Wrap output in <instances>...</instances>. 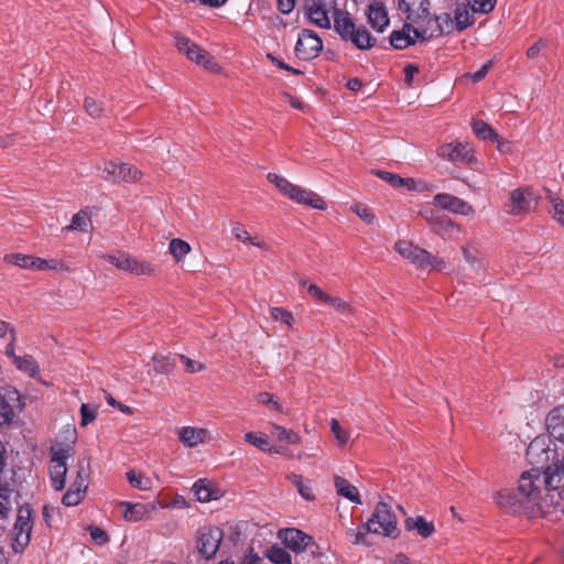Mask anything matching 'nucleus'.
<instances>
[{"instance_id":"nucleus-49","label":"nucleus","mask_w":564,"mask_h":564,"mask_svg":"<svg viewBox=\"0 0 564 564\" xmlns=\"http://www.w3.org/2000/svg\"><path fill=\"white\" fill-rule=\"evenodd\" d=\"M350 210L368 225L375 221L376 216L372 209L365 204L355 203L350 206Z\"/></svg>"},{"instance_id":"nucleus-15","label":"nucleus","mask_w":564,"mask_h":564,"mask_svg":"<svg viewBox=\"0 0 564 564\" xmlns=\"http://www.w3.org/2000/svg\"><path fill=\"white\" fill-rule=\"evenodd\" d=\"M433 205L443 210L466 217L475 214L474 207L468 202L447 193L436 194L433 197Z\"/></svg>"},{"instance_id":"nucleus-36","label":"nucleus","mask_w":564,"mask_h":564,"mask_svg":"<svg viewBox=\"0 0 564 564\" xmlns=\"http://www.w3.org/2000/svg\"><path fill=\"white\" fill-rule=\"evenodd\" d=\"M382 181L389 183L392 187L399 188L403 186L410 187V183H413L412 178H403L399 176L398 174H393L388 171L382 170H376L372 171Z\"/></svg>"},{"instance_id":"nucleus-51","label":"nucleus","mask_w":564,"mask_h":564,"mask_svg":"<svg viewBox=\"0 0 564 564\" xmlns=\"http://www.w3.org/2000/svg\"><path fill=\"white\" fill-rule=\"evenodd\" d=\"M468 6L471 8L475 13H484L487 14L491 12L496 4L497 0H467Z\"/></svg>"},{"instance_id":"nucleus-19","label":"nucleus","mask_w":564,"mask_h":564,"mask_svg":"<svg viewBox=\"0 0 564 564\" xmlns=\"http://www.w3.org/2000/svg\"><path fill=\"white\" fill-rule=\"evenodd\" d=\"M399 9L406 15L408 20L416 24L425 22L430 17L429 0H398Z\"/></svg>"},{"instance_id":"nucleus-10","label":"nucleus","mask_w":564,"mask_h":564,"mask_svg":"<svg viewBox=\"0 0 564 564\" xmlns=\"http://www.w3.org/2000/svg\"><path fill=\"white\" fill-rule=\"evenodd\" d=\"M52 457L50 462V478L52 486L56 491L65 487L67 466L66 459L70 456V446L52 447Z\"/></svg>"},{"instance_id":"nucleus-33","label":"nucleus","mask_w":564,"mask_h":564,"mask_svg":"<svg viewBox=\"0 0 564 564\" xmlns=\"http://www.w3.org/2000/svg\"><path fill=\"white\" fill-rule=\"evenodd\" d=\"M91 227V218L85 210H79L76 213L69 225H67L64 230L66 231H82L87 232L89 228Z\"/></svg>"},{"instance_id":"nucleus-20","label":"nucleus","mask_w":564,"mask_h":564,"mask_svg":"<svg viewBox=\"0 0 564 564\" xmlns=\"http://www.w3.org/2000/svg\"><path fill=\"white\" fill-rule=\"evenodd\" d=\"M279 538L283 541L286 547L295 553L305 551L308 545L313 543V538L311 535H307L303 531L294 528L281 530L279 532Z\"/></svg>"},{"instance_id":"nucleus-9","label":"nucleus","mask_w":564,"mask_h":564,"mask_svg":"<svg viewBox=\"0 0 564 564\" xmlns=\"http://www.w3.org/2000/svg\"><path fill=\"white\" fill-rule=\"evenodd\" d=\"M174 41L178 52L184 54L192 62H195L197 65L212 70L217 66L214 57L206 50L191 41L187 36L176 34L174 36Z\"/></svg>"},{"instance_id":"nucleus-62","label":"nucleus","mask_w":564,"mask_h":564,"mask_svg":"<svg viewBox=\"0 0 564 564\" xmlns=\"http://www.w3.org/2000/svg\"><path fill=\"white\" fill-rule=\"evenodd\" d=\"M231 231L237 240H239L243 243H249L251 241L252 237L240 225L234 226Z\"/></svg>"},{"instance_id":"nucleus-29","label":"nucleus","mask_w":564,"mask_h":564,"mask_svg":"<svg viewBox=\"0 0 564 564\" xmlns=\"http://www.w3.org/2000/svg\"><path fill=\"white\" fill-rule=\"evenodd\" d=\"M404 527L408 531L416 530L419 535L422 538H429L435 531L433 522L426 521L421 516L415 518H406L404 521Z\"/></svg>"},{"instance_id":"nucleus-25","label":"nucleus","mask_w":564,"mask_h":564,"mask_svg":"<svg viewBox=\"0 0 564 564\" xmlns=\"http://www.w3.org/2000/svg\"><path fill=\"white\" fill-rule=\"evenodd\" d=\"M425 22L430 24L437 37L443 34H451L455 28L454 19L449 13H442L440 15L429 17Z\"/></svg>"},{"instance_id":"nucleus-23","label":"nucleus","mask_w":564,"mask_h":564,"mask_svg":"<svg viewBox=\"0 0 564 564\" xmlns=\"http://www.w3.org/2000/svg\"><path fill=\"white\" fill-rule=\"evenodd\" d=\"M180 442L186 447H195L205 442L208 431L203 427L184 426L177 432Z\"/></svg>"},{"instance_id":"nucleus-54","label":"nucleus","mask_w":564,"mask_h":564,"mask_svg":"<svg viewBox=\"0 0 564 564\" xmlns=\"http://www.w3.org/2000/svg\"><path fill=\"white\" fill-rule=\"evenodd\" d=\"M462 252L466 262L475 265L479 259V250L473 243H466L462 247Z\"/></svg>"},{"instance_id":"nucleus-40","label":"nucleus","mask_w":564,"mask_h":564,"mask_svg":"<svg viewBox=\"0 0 564 564\" xmlns=\"http://www.w3.org/2000/svg\"><path fill=\"white\" fill-rule=\"evenodd\" d=\"M85 495L86 491L72 482L68 490L64 494L62 502L67 507H74L83 501Z\"/></svg>"},{"instance_id":"nucleus-42","label":"nucleus","mask_w":564,"mask_h":564,"mask_svg":"<svg viewBox=\"0 0 564 564\" xmlns=\"http://www.w3.org/2000/svg\"><path fill=\"white\" fill-rule=\"evenodd\" d=\"M4 261L7 263L17 265L23 269H32V264H34V257L28 256L23 253H8L4 256Z\"/></svg>"},{"instance_id":"nucleus-21","label":"nucleus","mask_w":564,"mask_h":564,"mask_svg":"<svg viewBox=\"0 0 564 564\" xmlns=\"http://www.w3.org/2000/svg\"><path fill=\"white\" fill-rule=\"evenodd\" d=\"M545 425L551 437L564 443V406L551 410L545 419Z\"/></svg>"},{"instance_id":"nucleus-30","label":"nucleus","mask_w":564,"mask_h":564,"mask_svg":"<svg viewBox=\"0 0 564 564\" xmlns=\"http://www.w3.org/2000/svg\"><path fill=\"white\" fill-rule=\"evenodd\" d=\"M334 481L337 495L348 499L351 502H356L359 505L361 503L357 487H355L346 478L340 476H336Z\"/></svg>"},{"instance_id":"nucleus-5","label":"nucleus","mask_w":564,"mask_h":564,"mask_svg":"<svg viewBox=\"0 0 564 564\" xmlns=\"http://www.w3.org/2000/svg\"><path fill=\"white\" fill-rule=\"evenodd\" d=\"M23 408V398L15 387H0V426L10 425Z\"/></svg>"},{"instance_id":"nucleus-27","label":"nucleus","mask_w":564,"mask_h":564,"mask_svg":"<svg viewBox=\"0 0 564 564\" xmlns=\"http://www.w3.org/2000/svg\"><path fill=\"white\" fill-rule=\"evenodd\" d=\"M121 507L123 508L122 516L124 520L129 522H138L143 520L152 509L148 505L131 502H121Z\"/></svg>"},{"instance_id":"nucleus-53","label":"nucleus","mask_w":564,"mask_h":564,"mask_svg":"<svg viewBox=\"0 0 564 564\" xmlns=\"http://www.w3.org/2000/svg\"><path fill=\"white\" fill-rule=\"evenodd\" d=\"M551 203L553 205L552 210L550 212L552 214V217L564 227V200L560 198H551Z\"/></svg>"},{"instance_id":"nucleus-8","label":"nucleus","mask_w":564,"mask_h":564,"mask_svg":"<svg viewBox=\"0 0 564 564\" xmlns=\"http://www.w3.org/2000/svg\"><path fill=\"white\" fill-rule=\"evenodd\" d=\"M544 473L545 491L551 505H560L564 500V455L561 463L547 466Z\"/></svg>"},{"instance_id":"nucleus-13","label":"nucleus","mask_w":564,"mask_h":564,"mask_svg":"<svg viewBox=\"0 0 564 564\" xmlns=\"http://www.w3.org/2000/svg\"><path fill=\"white\" fill-rule=\"evenodd\" d=\"M471 143H442L437 153L441 158L454 164H469L474 162V149Z\"/></svg>"},{"instance_id":"nucleus-26","label":"nucleus","mask_w":564,"mask_h":564,"mask_svg":"<svg viewBox=\"0 0 564 564\" xmlns=\"http://www.w3.org/2000/svg\"><path fill=\"white\" fill-rule=\"evenodd\" d=\"M13 365L18 370L26 373L29 377L42 382L41 370L37 361L31 355H23L19 358H14ZM43 383H45L43 381Z\"/></svg>"},{"instance_id":"nucleus-44","label":"nucleus","mask_w":564,"mask_h":564,"mask_svg":"<svg viewBox=\"0 0 564 564\" xmlns=\"http://www.w3.org/2000/svg\"><path fill=\"white\" fill-rule=\"evenodd\" d=\"M127 479L133 488H137L140 490L151 489V486H152L151 479L145 477L141 473H135L134 470H130L127 473Z\"/></svg>"},{"instance_id":"nucleus-4","label":"nucleus","mask_w":564,"mask_h":564,"mask_svg":"<svg viewBox=\"0 0 564 564\" xmlns=\"http://www.w3.org/2000/svg\"><path fill=\"white\" fill-rule=\"evenodd\" d=\"M367 530L371 533L381 534L383 536H397L398 521L391 507L386 502H379L367 522Z\"/></svg>"},{"instance_id":"nucleus-35","label":"nucleus","mask_w":564,"mask_h":564,"mask_svg":"<svg viewBox=\"0 0 564 564\" xmlns=\"http://www.w3.org/2000/svg\"><path fill=\"white\" fill-rule=\"evenodd\" d=\"M11 495L9 485L0 481V520H7L12 511Z\"/></svg>"},{"instance_id":"nucleus-55","label":"nucleus","mask_w":564,"mask_h":564,"mask_svg":"<svg viewBox=\"0 0 564 564\" xmlns=\"http://www.w3.org/2000/svg\"><path fill=\"white\" fill-rule=\"evenodd\" d=\"M181 361L184 364L185 371L188 373H196L205 369V365L195 360H192L185 355L178 356Z\"/></svg>"},{"instance_id":"nucleus-2","label":"nucleus","mask_w":564,"mask_h":564,"mask_svg":"<svg viewBox=\"0 0 564 564\" xmlns=\"http://www.w3.org/2000/svg\"><path fill=\"white\" fill-rule=\"evenodd\" d=\"M267 178L281 192V194L294 203L307 205L318 210L327 209V204L317 193L293 184L288 178L275 173H269Z\"/></svg>"},{"instance_id":"nucleus-37","label":"nucleus","mask_w":564,"mask_h":564,"mask_svg":"<svg viewBox=\"0 0 564 564\" xmlns=\"http://www.w3.org/2000/svg\"><path fill=\"white\" fill-rule=\"evenodd\" d=\"M152 361L153 369L156 373H171L176 366L174 359H172L170 356H164L161 354L154 355Z\"/></svg>"},{"instance_id":"nucleus-46","label":"nucleus","mask_w":564,"mask_h":564,"mask_svg":"<svg viewBox=\"0 0 564 564\" xmlns=\"http://www.w3.org/2000/svg\"><path fill=\"white\" fill-rule=\"evenodd\" d=\"M329 426L333 435L335 436L337 445L340 447L345 446L349 441V433L341 427L337 419H330Z\"/></svg>"},{"instance_id":"nucleus-16","label":"nucleus","mask_w":564,"mask_h":564,"mask_svg":"<svg viewBox=\"0 0 564 564\" xmlns=\"http://www.w3.org/2000/svg\"><path fill=\"white\" fill-rule=\"evenodd\" d=\"M224 532L217 527H209L200 532L198 538V551L206 558H213L219 550Z\"/></svg>"},{"instance_id":"nucleus-47","label":"nucleus","mask_w":564,"mask_h":564,"mask_svg":"<svg viewBox=\"0 0 564 564\" xmlns=\"http://www.w3.org/2000/svg\"><path fill=\"white\" fill-rule=\"evenodd\" d=\"M245 440L249 444L256 446L257 448L263 452H271L272 447L270 446L269 440L264 435L257 434L254 432H248L245 434Z\"/></svg>"},{"instance_id":"nucleus-45","label":"nucleus","mask_w":564,"mask_h":564,"mask_svg":"<svg viewBox=\"0 0 564 564\" xmlns=\"http://www.w3.org/2000/svg\"><path fill=\"white\" fill-rule=\"evenodd\" d=\"M84 108L86 112L94 119H99L106 116V109L102 104L93 97H86L84 100Z\"/></svg>"},{"instance_id":"nucleus-32","label":"nucleus","mask_w":564,"mask_h":564,"mask_svg":"<svg viewBox=\"0 0 564 564\" xmlns=\"http://www.w3.org/2000/svg\"><path fill=\"white\" fill-rule=\"evenodd\" d=\"M289 479L292 482V485L297 489V492L305 500H307V501L315 500L316 497L313 492L310 480L304 479L302 475H297V474H291L289 476Z\"/></svg>"},{"instance_id":"nucleus-48","label":"nucleus","mask_w":564,"mask_h":564,"mask_svg":"<svg viewBox=\"0 0 564 564\" xmlns=\"http://www.w3.org/2000/svg\"><path fill=\"white\" fill-rule=\"evenodd\" d=\"M131 258H132V256H130L128 253H124V252H119L118 254H107V256H105V259L108 262H110L111 264H113L118 269L123 270V271H128V272H129V268H130V264H131Z\"/></svg>"},{"instance_id":"nucleus-50","label":"nucleus","mask_w":564,"mask_h":564,"mask_svg":"<svg viewBox=\"0 0 564 564\" xmlns=\"http://www.w3.org/2000/svg\"><path fill=\"white\" fill-rule=\"evenodd\" d=\"M417 25L419 28L413 26V29H411V32H413L414 34L415 41H429L433 37H437L433 28L430 24H427V22H422L421 24Z\"/></svg>"},{"instance_id":"nucleus-7","label":"nucleus","mask_w":564,"mask_h":564,"mask_svg":"<svg viewBox=\"0 0 564 564\" xmlns=\"http://www.w3.org/2000/svg\"><path fill=\"white\" fill-rule=\"evenodd\" d=\"M100 177L112 183H135L142 173L129 163L107 161L100 169Z\"/></svg>"},{"instance_id":"nucleus-38","label":"nucleus","mask_w":564,"mask_h":564,"mask_svg":"<svg viewBox=\"0 0 564 564\" xmlns=\"http://www.w3.org/2000/svg\"><path fill=\"white\" fill-rule=\"evenodd\" d=\"M265 556L273 564H292L290 553L279 545L270 546L265 552Z\"/></svg>"},{"instance_id":"nucleus-12","label":"nucleus","mask_w":564,"mask_h":564,"mask_svg":"<svg viewBox=\"0 0 564 564\" xmlns=\"http://www.w3.org/2000/svg\"><path fill=\"white\" fill-rule=\"evenodd\" d=\"M510 215H522L533 212L539 204L538 196L530 188H517L510 192Z\"/></svg>"},{"instance_id":"nucleus-39","label":"nucleus","mask_w":564,"mask_h":564,"mask_svg":"<svg viewBox=\"0 0 564 564\" xmlns=\"http://www.w3.org/2000/svg\"><path fill=\"white\" fill-rule=\"evenodd\" d=\"M274 437H276L281 442H285L288 444H300L301 437L297 433L292 430H288L278 424H272V432Z\"/></svg>"},{"instance_id":"nucleus-64","label":"nucleus","mask_w":564,"mask_h":564,"mask_svg":"<svg viewBox=\"0 0 564 564\" xmlns=\"http://www.w3.org/2000/svg\"><path fill=\"white\" fill-rule=\"evenodd\" d=\"M46 270L53 271H69V267L62 260L48 259L46 260Z\"/></svg>"},{"instance_id":"nucleus-22","label":"nucleus","mask_w":564,"mask_h":564,"mask_svg":"<svg viewBox=\"0 0 564 564\" xmlns=\"http://www.w3.org/2000/svg\"><path fill=\"white\" fill-rule=\"evenodd\" d=\"M367 17L369 24L377 32H383L390 22L384 4L377 0L368 6Z\"/></svg>"},{"instance_id":"nucleus-31","label":"nucleus","mask_w":564,"mask_h":564,"mask_svg":"<svg viewBox=\"0 0 564 564\" xmlns=\"http://www.w3.org/2000/svg\"><path fill=\"white\" fill-rule=\"evenodd\" d=\"M193 494L197 501L209 502L217 499V492L212 488L206 479H198L192 487Z\"/></svg>"},{"instance_id":"nucleus-43","label":"nucleus","mask_w":564,"mask_h":564,"mask_svg":"<svg viewBox=\"0 0 564 564\" xmlns=\"http://www.w3.org/2000/svg\"><path fill=\"white\" fill-rule=\"evenodd\" d=\"M155 271L154 267L144 260H140L138 258H131V264L129 268V272L135 275H151Z\"/></svg>"},{"instance_id":"nucleus-60","label":"nucleus","mask_w":564,"mask_h":564,"mask_svg":"<svg viewBox=\"0 0 564 564\" xmlns=\"http://www.w3.org/2000/svg\"><path fill=\"white\" fill-rule=\"evenodd\" d=\"M267 57L271 61V63L273 65H275L278 68L280 69H283V70H286V72H290L292 74H295V75H300V74H303L300 69H296L290 65H288L286 63H284L282 59H279L278 57H275L273 54L271 53H268L267 54Z\"/></svg>"},{"instance_id":"nucleus-56","label":"nucleus","mask_w":564,"mask_h":564,"mask_svg":"<svg viewBox=\"0 0 564 564\" xmlns=\"http://www.w3.org/2000/svg\"><path fill=\"white\" fill-rule=\"evenodd\" d=\"M88 531L90 533L91 539L98 544H105L109 541V536L106 533V531L98 527L90 525L88 528Z\"/></svg>"},{"instance_id":"nucleus-11","label":"nucleus","mask_w":564,"mask_h":564,"mask_svg":"<svg viewBox=\"0 0 564 564\" xmlns=\"http://www.w3.org/2000/svg\"><path fill=\"white\" fill-rule=\"evenodd\" d=\"M323 50V41L316 32L304 29L300 32L295 44V55L302 61L316 58Z\"/></svg>"},{"instance_id":"nucleus-17","label":"nucleus","mask_w":564,"mask_h":564,"mask_svg":"<svg viewBox=\"0 0 564 564\" xmlns=\"http://www.w3.org/2000/svg\"><path fill=\"white\" fill-rule=\"evenodd\" d=\"M395 251L404 259L409 260L416 268L425 270L426 261L430 259V252L412 242L401 240L394 246Z\"/></svg>"},{"instance_id":"nucleus-57","label":"nucleus","mask_w":564,"mask_h":564,"mask_svg":"<svg viewBox=\"0 0 564 564\" xmlns=\"http://www.w3.org/2000/svg\"><path fill=\"white\" fill-rule=\"evenodd\" d=\"M82 425L86 426L96 419V411L88 404L83 403L80 405Z\"/></svg>"},{"instance_id":"nucleus-61","label":"nucleus","mask_w":564,"mask_h":564,"mask_svg":"<svg viewBox=\"0 0 564 564\" xmlns=\"http://www.w3.org/2000/svg\"><path fill=\"white\" fill-rule=\"evenodd\" d=\"M87 479H88V474L86 473V469L83 466H79L77 474H76V478L73 482L76 486H78L79 488H82L84 491H86L88 488Z\"/></svg>"},{"instance_id":"nucleus-18","label":"nucleus","mask_w":564,"mask_h":564,"mask_svg":"<svg viewBox=\"0 0 564 564\" xmlns=\"http://www.w3.org/2000/svg\"><path fill=\"white\" fill-rule=\"evenodd\" d=\"M332 0L313 1L311 4L305 7V14L313 24L328 30L332 26L330 19L328 17V12H332Z\"/></svg>"},{"instance_id":"nucleus-14","label":"nucleus","mask_w":564,"mask_h":564,"mask_svg":"<svg viewBox=\"0 0 564 564\" xmlns=\"http://www.w3.org/2000/svg\"><path fill=\"white\" fill-rule=\"evenodd\" d=\"M421 216L430 225L432 231L442 238H449L455 231H459V226L454 220L445 215H440L432 208L422 210Z\"/></svg>"},{"instance_id":"nucleus-52","label":"nucleus","mask_w":564,"mask_h":564,"mask_svg":"<svg viewBox=\"0 0 564 564\" xmlns=\"http://www.w3.org/2000/svg\"><path fill=\"white\" fill-rule=\"evenodd\" d=\"M270 313L273 319L281 321L288 326H291L294 321L293 314L283 307H271Z\"/></svg>"},{"instance_id":"nucleus-24","label":"nucleus","mask_w":564,"mask_h":564,"mask_svg":"<svg viewBox=\"0 0 564 564\" xmlns=\"http://www.w3.org/2000/svg\"><path fill=\"white\" fill-rule=\"evenodd\" d=\"M411 29H413V25L405 22L401 30L392 31L389 36L390 45L395 50H403L414 45L415 40L410 35Z\"/></svg>"},{"instance_id":"nucleus-28","label":"nucleus","mask_w":564,"mask_h":564,"mask_svg":"<svg viewBox=\"0 0 564 564\" xmlns=\"http://www.w3.org/2000/svg\"><path fill=\"white\" fill-rule=\"evenodd\" d=\"M475 137L482 141H503L499 134L482 119H473L470 122Z\"/></svg>"},{"instance_id":"nucleus-1","label":"nucleus","mask_w":564,"mask_h":564,"mask_svg":"<svg viewBox=\"0 0 564 564\" xmlns=\"http://www.w3.org/2000/svg\"><path fill=\"white\" fill-rule=\"evenodd\" d=\"M332 15L334 30L345 42H351L357 48L368 51L376 44V39L365 25L357 26L351 14L336 7V0H332Z\"/></svg>"},{"instance_id":"nucleus-41","label":"nucleus","mask_w":564,"mask_h":564,"mask_svg":"<svg viewBox=\"0 0 564 564\" xmlns=\"http://www.w3.org/2000/svg\"><path fill=\"white\" fill-rule=\"evenodd\" d=\"M170 253L173 258L178 262L181 261L187 253L191 251V246L188 242L174 238L169 243Z\"/></svg>"},{"instance_id":"nucleus-3","label":"nucleus","mask_w":564,"mask_h":564,"mask_svg":"<svg viewBox=\"0 0 564 564\" xmlns=\"http://www.w3.org/2000/svg\"><path fill=\"white\" fill-rule=\"evenodd\" d=\"M33 524V510L30 505L25 503L19 508L12 529L11 546L14 553H22L30 544Z\"/></svg>"},{"instance_id":"nucleus-58","label":"nucleus","mask_w":564,"mask_h":564,"mask_svg":"<svg viewBox=\"0 0 564 564\" xmlns=\"http://www.w3.org/2000/svg\"><path fill=\"white\" fill-rule=\"evenodd\" d=\"M327 304H330L333 307H335L338 312L346 314L351 313V306L348 302L339 299V297H333L329 295V301H326Z\"/></svg>"},{"instance_id":"nucleus-59","label":"nucleus","mask_w":564,"mask_h":564,"mask_svg":"<svg viewBox=\"0 0 564 564\" xmlns=\"http://www.w3.org/2000/svg\"><path fill=\"white\" fill-rule=\"evenodd\" d=\"M445 268H446V263H445L444 259L441 257H437V256H433L430 252V259L426 261V269L442 272L443 270H445Z\"/></svg>"},{"instance_id":"nucleus-6","label":"nucleus","mask_w":564,"mask_h":564,"mask_svg":"<svg viewBox=\"0 0 564 564\" xmlns=\"http://www.w3.org/2000/svg\"><path fill=\"white\" fill-rule=\"evenodd\" d=\"M543 489L545 490V481L541 468H531L521 474L518 481V491L530 502L540 506Z\"/></svg>"},{"instance_id":"nucleus-34","label":"nucleus","mask_w":564,"mask_h":564,"mask_svg":"<svg viewBox=\"0 0 564 564\" xmlns=\"http://www.w3.org/2000/svg\"><path fill=\"white\" fill-rule=\"evenodd\" d=\"M475 22L465 4H458L454 11V23L457 31H464Z\"/></svg>"},{"instance_id":"nucleus-63","label":"nucleus","mask_w":564,"mask_h":564,"mask_svg":"<svg viewBox=\"0 0 564 564\" xmlns=\"http://www.w3.org/2000/svg\"><path fill=\"white\" fill-rule=\"evenodd\" d=\"M307 291L310 295L313 297H316L317 300L326 303V301H329V295L326 294L318 285L311 283L307 288Z\"/></svg>"}]
</instances>
